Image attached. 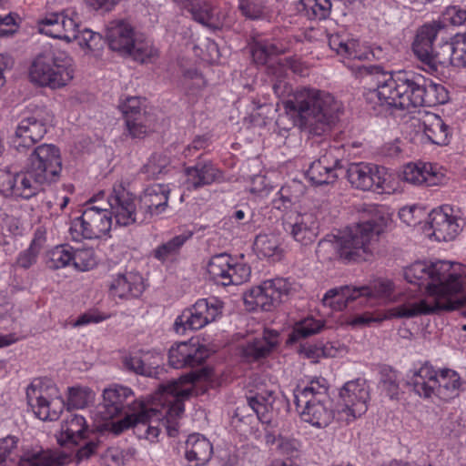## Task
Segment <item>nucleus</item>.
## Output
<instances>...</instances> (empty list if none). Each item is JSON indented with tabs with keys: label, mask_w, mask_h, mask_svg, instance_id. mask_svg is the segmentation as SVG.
I'll list each match as a JSON object with an SVG mask.
<instances>
[{
	"label": "nucleus",
	"mask_w": 466,
	"mask_h": 466,
	"mask_svg": "<svg viewBox=\"0 0 466 466\" xmlns=\"http://www.w3.org/2000/svg\"><path fill=\"white\" fill-rule=\"evenodd\" d=\"M53 119V114L46 106L35 104L26 106L18 115L13 137L15 149L22 152L43 139Z\"/></svg>",
	"instance_id": "1a4fd4ad"
},
{
	"label": "nucleus",
	"mask_w": 466,
	"mask_h": 466,
	"mask_svg": "<svg viewBox=\"0 0 466 466\" xmlns=\"http://www.w3.org/2000/svg\"><path fill=\"white\" fill-rule=\"evenodd\" d=\"M26 167L45 184L56 182L62 171L59 147L53 144H41L35 147L27 158Z\"/></svg>",
	"instance_id": "f3484780"
},
{
	"label": "nucleus",
	"mask_w": 466,
	"mask_h": 466,
	"mask_svg": "<svg viewBox=\"0 0 466 466\" xmlns=\"http://www.w3.org/2000/svg\"><path fill=\"white\" fill-rule=\"evenodd\" d=\"M429 225L432 229V236L438 241L453 240L461 229L458 217L453 214V208L449 205L432 209L429 214Z\"/></svg>",
	"instance_id": "b1692460"
},
{
	"label": "nucleus",
	"mask_w": 466,
	"mask_h": 466,
	"mask_svg": "<svg viewBox=\"0 0 466 466\" xmlns=\"http://www.w3.org/2000/svg\"><path fill=\"white\" fill-rule=\"evenodd\" d=\"M329 388L326 393L328 400H322V406L329 421L337 413H345L348 421L354 420L363 415L368 410L370 390L365 380L356 379L346 382L334 398L329 396Z\"/></svg>",
	"instance_id": "6e6552de"
},
{
	"label": "nucleus",
	"mask_w": 466,
	"mask_h": 466,
	"mask_svg": "<svg viewBox=\"0 0 466 466\" xmlns=\"http://www.w3.org/2000/svg\"><path fill=\"white\" fill-rule=\"evenodd\" d=\"M169 193L170 188L167 184H153L144 189L137 199L141 211L146 217V222L166 210Z\"/></svg>",
	"instance_id": "bb28decb"
},
{
	"label": "nucleus",
	"mask_w": 466,
	"mask_h": 466,
	"mask_svg": "<svg viewBox=\"0 0 466 466\" xmlns=\"http://www.w3.org/2000/svg\"><path fill=\"white\" fill-rule=\"evenodd\" d=\"M283 106L294 126L310 134L319 135L320 90L309 87L299 89L292 97L283 102Z\"/></svg>",
	"instance_id": "9d476101"
},
{
	"label": "nucleus",
	"mask_w": 466,
	"mask_h": 466,
	"mask_svg": "<svg viewBox=\"0 0 466 466\" xmlns=\"http://www.w3.org/2000/svg\"><path fill=\"white\" fill-rule=\"evenodd\" d=\"M289 71L297 75L303 74V67L299 59L292 56L278 58L274 59L268 66V72L276 77L273 90L278 96L283 93L281 88H285L287 86L285 78L288 76Z\"/></svg>",
	"instance_id": "c9c22d12"
},
{
	"label": "nucleus",
	"mask_w": 466,
	"mask_h": 466,
	"mask_svg": "<svg viewBox=\"0 0 466 466\" xmlns=\"http://www.w3.org/2000/svg\"><path fill=\"white\" fill-rule=\"evenodd\" d=\"M18 439L8 435L0 439V466H63L66 458L56 456L48 450L35 448L17 451Z\"/></svg>",
	"instance_id": "f8f14e48"
},
{
	"label": "nucleus",
	"mask_w": 466,
	"mask_h": 466,
	"mask_svg": "<svg viewBox=\"0 0 466 466\" xmlns=\"http://www.w3.org/2000/svg\"><path fill=\"white\" fill-rule=\"evenodd\" d=\"M213 446L208 439L200 433H193L186 441V458L192 466H202L211 458Z\"/></svg>",
	"instance_id": "f704fd0d"
},
{
	"label": "nucleus",
	"mask_w": 466,
	"mask_h": 466,
	"mask_svg": "<svg viewBox=\"0 0 466 466\" xmlns=\"http://www.w3.org/2000/svg\"><path fill=\"white\" fill-rule=\"evenodd\" d=\"M320 331V321L311 317L305 318L297 322L289 335L288 344H294L301 339H306Z\"/></svg>",
	"instance_id": "49530a36"
},
{
	"label": "nucleus",
	"mask_w": 466,
	"mask_h": 466,
	"mask_svg": "<svg viewBox=\"0 0 466 466\" xmlns=\"http://www.w3.org/2000/svg\"><path fill=\"white\" fill-rule=\"evenodd\" d=\"M123 367L129 372L151 378H157L162 370L158 364H147L139 356L125 357Z\"/></svg>",
	"instance_id": "a18cd8bd"
},
{
	"label": "nucleus",
	"mask_w": 466,
	"mask_h": 466,
	"mask_svg": "<svg viewBox=\"0 0 466 466\" xmlns=\"http://www.w3.org/2000/svg\"><path fill=\"white\" fill-rule=\"evenodd\" d=\"M208 274L216 284L224 287L240 285L249 279L251 269L228 253L212 256L207 265Z\"/></svg>",
	"instance_id": "dca6fc26"
},
{
	"label": "nucleus",
	"mask_w": 466,
	"mask_h": 466,
	"mask_svg": "<svg viewBox=\"0 0 466 466\" xmlns=\"http://www.w3.org/2000/svg\"><path fill=\"white\" fill-rule=\"evenodd\" d=\"M253 213L249 210L248 207L243 208L235 209L229 216V221L232 224H236L238 226H242L247 229H250L252 225Z\"/></svg>",
	"instance_id": "69168bd1"
},
{
	"label": "nucleus",
	"mask_w": 466,
	"mask_h": 466,
	"mask_svg": "<svg viewBox=\"0 0 466 466\" xmlns=\"http://www.w3.org/2000/svg\"><path fill=\"white\" fill-rule=\"evenodd\" d=\"M68 412L69 414L62 421L61 435L58 441L61 444L77 445L86 438L88 427L86 419L82 415Z\"/></svg>",
	"instance_id": "72a5a7b5"
},
{
	"label": "nucleus",
	"mask_w": 466,
	"mask_h": 466,
	"mask_svg": "<svg viewBox=\"0 0 466 466\" xmlns=\"http://www.w3.org/2000/svg\"><path fill=\"white\" fill-rule=\"evenodd\" d=\"M182 5L196 22L213 30L219 28L218 18L211 3L200 0H184Z\"/></svg>",
	"instance_id": "58836bf2"
},
{
	"label": "nucleus",
	"mask_w": 466,
	"mask_h": 466,
	"mask_svg": "<svg viewBox=\"0 0 466 466\" xmlns=\"http://www.w3.org/2000/svg\"><path fill=\"white\" fill-rule=\"evenodd\" d=\"M122 415L124 416L122 419L110 421L106 424L108 431L116 436L130 428H134V431H136V424L137 423V420H143L146 416L143 412H140V414L126 413Z\"/></svg>",
	"instance_id": "6e6d98bb"
},
{
	"label": "nucleus",
	"mask_w": 466,
	"mask_h": 466,
	"mask_svg": "<svg viewBox=\"0 0 466 466\" xmlns=\"http://www.w3.org/2000/svg\"><path fill=\"white\" fill-rule=\"evenodd\" d=\"M343 103L330 93H322V134L335 127L344 115Z\"/></svg>",
	"instance_id": "a19ab883"
},
{
	"label": "nucleus",
	"mask_w": 466,
	"mask_h": 466,
	"mask_svg": "<svg viewBox=\"0 0 466 466\" xmlns=\"http://www.w3.org/2000/svg\"><path fill=\"white\" fill-rule=\"evenodd\" d=\"M140 104V99L137 96L127 97L126 100L119 105V109L122 112L124 118L127 119V116H137V115H144L141 112Z\"/></svg>",
	"instance_id": "774afa93"
},
{
	"label": "nucleus",
	"mask_w": 466,
	"mask_h": 466,
	"mask_svg": "<svg viewBox=\"0 0 466 466\" xmlns=\"http://www.w3.org/2000/svg\"><path fill=\"white\" fill-rule=\"evenodd\" d=\"M76 40L81 46H86L89 49H96L98 48L100 43L102 42V36L98 33L85 28L80 30V38Z\"/></svg>",
	"instance_id": "338daca9"
},
{
	"label": "nucleus",
	"mask_w": 466,
	"mask_h": 466,
	"mask_svg": "<svg viewBox=\"0 0 466 466\" xmlns=\"http://www.w3.org/2000/svg\"><path fill=\"white\" fill-rule=\"evenodd\" d=\"M450 52L448 59L443 65H452L454 66H462L466 68V48L460 47L452 43H449Z\"/></svg>",
	"instance_id": "0e129e2a"
},
{
	"label": "nucleus",
	"mask_w": 466,
	"mask_h": 466,
	"mask_svg": "<svg viewBox=\"0 0 466 466\" xmlns=\"http://www.w3.org/2000/svg\"><path fill=\"white\" fill-rule=\"evenodd\" d=\"M207 357L205 347L192 341L176 343L168 350V363L174 369L199 366Z\"/></svg>",
	"instance_id": "a878e982"
},
{
	"label": "nucleus",
	"mask_w": 466,
	"mask_h": 466,
	"mask_svg": "<svg viewBox=\"0 0 466 466\" xmlns=\"http://www.w3.org/2000/svg\"><path fill=\"white\" fill-rule=\"evenodd\" d=\"M109 318V314L102 312L96 308H93L79 315L76 320L75 321L74 326L81 327L89 324H97L106 320Z\"/></svg>",
	"instance_id": "052dcab7"
},
{
	"label": "nucleus",
	"mask_w": 466,
	"mask_h": 466,
	"mask_svg": "<svg viewBox=\"0 0 466 466\" xmlns=\"http://www.w3.org/2000/svg\"><path fill=\"white\" fill-rule=\"evenodd\" d=\"M109 296L114 299L130 300L138 299L145 291L142 275L127 271L111 274L107 280Z\"/></svg>",
	"instance_id": "5701e85b"
},
{
	"label": "nucleus",
	"mask_w": 466,
	"mask_h": 466,
	"mask_svg": "<svg viewBox=\"0 0 466 466\" xmlns=\"http://www.w3.org/2000/svg\"><path fill=\"white\" fill-rule=\"evenodd\" d=\"M101 413L106 419H113L126 413H138L147 405L137 399L133 390L127 386L113 384L103 390Z\"/></svg>",
	"instance_id": "6ab92c4d"
},
{
	"label": "nucleus",
	"mask_w": 466,
	"mask_h": 466,
	"mask_svg": "<svg viewBox=\"0 0 466 466\" xmlns=\"http://www.w3.org/2000/svg\"><path fill=\"white\" fill-rule=\"evenodd\" d=\"M358 73L366 84H374L367 93V99L377 97L380 105L390 108L432 107L449 99L444 86L429 81L414 71L393 73L385 71L381 66L371 65L359 66Z\"/></svg>",
	"instance_id": "f03ea898"
},
{
	"label": "nucleus",
	"mask_w": 466,
	"mask_h": 466,
	"mask_svg": "<svg viewBox=\"0 0 466 466\" xmlns=\"http://www.w3.org/2000/svg\"><path fill=\"white\" fill-rule=\"evenodd\" d=\"M258 253L266 258H280L279 238L274 234H259L254 243Z\"/></svg>",
	"instance_id": "de8ad7c7"
},
{
	"label": "nucleus",
	"mask_w": 466,
	"mask_h": 466,
	"mask_svg": "<svg viewBox=\"0 0 466 466\" xmlns=\"http://www.w3.org/2000/svg\"><path fill=\"white\" fill-rule=\"evenodd\" d=\"M451 34L441 21H432L417 29L411 49L416 58L426 66V71L434 73L443 65L450 52Z\"/></svg>",
	"instance_id": "423d86ee"
},
{
	"label": "nucleus",
	"mask_w": 466,
	"mask_h": 466,
	"mask_svg": "<svg viewBox=\"0 0 466 466\" xmlns=\"http://www.w3.org/2000/svg\"><path fill=\"white\" fill-rule=\"evenodd\" d=\"M275 402V396L272 391H264L255 395L247 397V403L248 408L256 414L258 421L265 425V443L268 447H279V440L282 436H276L270 431L269 428L273 420V404Z\"/></svg>",
	"instance_id": "4be33fe9"
},
{
	"label": "nucleus",
	"mask_w": 466,
	"mask_h": 466,
	"mask_svg": "<svg viewBox=\"0 0 466 466\" xmlns=\"http://www.w3.org/2000/svg\"><path fill=\"white\" fill-rule=\"evenodd\" d=\"M300 447V442L298 440L282 437V439L279 440L277 451L287 457L286 461H293V459L299 456Z\"/></svg>",
	"instance_id": "680f3d73"
},
{
	"label": "nucleus",
	"mask_w": 466,
	"mask_h": 466,
	"mask_svg": "<svg viewBox=\"0 0 466 466\" xmlns=\"http://www.w3.org/2000/svg\"><path fill=\"white\" fill-rule=\"evenodd\" d=\"M80 19L74 9L61 11L59 38L71 43L80 38Z\"/></svg>",
	"instance_id": "79ce46f5"
},
{
	"label": "nucleus",
	"mask_w": 466,
	"mask_h": 466,
	"mask_svg": "<svg viewBox=\"0 0 466 466\" xmlns=\"http://www.w3.org/2000/svg\"><path fill=\"white\" fill-rule=\"evenodd\" d=\"M320 222L315 213H304L299 215L294 224H289L285 227L289 230L292 238L301 245L311 244L317 238L319 233Z\"/></svg>",
	"instance_id": "2f4dec72"
},
{
	"label": "nucleus",
	"mask_w": 466,
	"mask_h": 466,
	"mask_svg": "<svg viewBox=\"0 0 466 466\" xmlns=\"http://www.w3.org/2000/svg\"><path fill=\"white\" fill-rule=\"evenodd\" d=\"M46 264L53 270L73 266V247L68 244L56 246L46 253Z\"/></svg>",
	"instance_id": "c03bdc74"
},
{
	"label": "nucleus",
	"mask_w": 466,
	"mask_h": 466,
	"mask_svg": "<svg viewBox=\"0 0 466 466\" xmlns=\"http://www.w3.org/2000/svg\"><path fill=\"white\" fill-rule=\"evenodd\" d=\"M279 52V48L273 43L267 40H258L251 48V56L255 63L266 65L271 63L273 56Z\"/></svg>",
	"instance_id": "3c124183"
},
{
	"label": "nucleus",
	"mask_w": 466,
	"mask_h": 466,
	"mask_svg": "<svg viewBox=\"0 0 466 466\" xmlns=\"http://www.w3.org/2000/svg\"><path fill=\"white\" fill-rule=\"evenodd\" d=\"M436 375L437 370L431 365L425 363L418 370H410L407 383L420 397L431 398L436 386Z\"/></svg>",
	"instance_id": "473e14b6"
},
{
	"label": "nucleus",
	"mask_w": 466,
	"mask_h": 466,
	"mask_svg": "<svg viewBox=\"0 0 466 466\" xmlns=\"http://www.w3.org/2000/svg\"><path fill=\"white\" fill-rule=\"evenodd\" d=\"M442 18L443 23L449 22L455 26L466 25V10L458 5L448 6L442 14Z\"/></svg>",
	"instance_id": "e2e57ef3"
},
{
	"label": "nucleus",
	"mask_w": 466,
	"mask_h": 466,
	"mask_svg": "<svg viewBox=\"0 0 466 466\" xmlns=\"http://www.w3.org/2000/svg\"><path fill=\"white\" fill-rule=\"evenodd\" d=\"M167 159L159 154H153L143 166L141 171L148 177L156 178L160 174L166 172L167 167Z\"/></svg>",
	"instance_id": "13d9d810"
},
{
	"label": "nucleus",
	"mask_w": 466,
	"mask_h": 466,
	"mask_svg": "<svg viewBox=\"0 0 466 466\" xmlns=\"http://www.w3.org/2000/svg\"><path fill=\"white\" fill-rule=\"evenodd\" d=\"M192 393L191 387H181L180 382L172 381L167 384L163 392L164 405L162 410L149 407L147 404L142 409L146 416L137 420L135 433L139 439L150 442L157 440L160 433L159 424L166 426L168 435L175 436L177 431L176 420L184 413V400ZM140 414V411L138 412Z\"/></svg>",
	"instance_id": "20e7f679"
},
{
	"label": "nucleus",
	"mask_w": 466,
	"mask_h": 466,
	"mask_svg": "<svg viewBox=\"0 0 466 466\" xmlns=\"http://www.w3.org/2000/svg\"><path fill=\"white\" fill-rule=\"evenodd\" d=\"M39 252L40 247L35 239L32 240L29 247L18 254L15 261L17 267L23 269L30 268L36 263Z\"/></svg>",
	"instance_id": "bf43d9fd"
},
{
	"label": "nucleus",
	"mask_w": 466,
	"mask_h": 466,
	"mask_svg": "<svg viewBox=\"0 0 466 466\" xmlns=\"http://www.w3.org/2000/svg\"><path fill=\"white\" fill-rule=\"evenodd\" d=\"M384 169L368 163H351L347 168L349 182L357 189L372 190L377 193L386 191Z\"/></svg>",
	"instance_id": "412c9836"
},
{
	"label": "nucleus",
	"mask_w": 466,
	"mask_h": 466,
	"mask_svg": "<svg viewBox=\"0 0 466 466\" xmlns=\"http://www.w3.org/2000/svg\"><path fill=\"white\" fill-rule=\"evenodd\" d=\"M96 258L93 248H73V267L78 271H88L96 265Z\"/></svg>",
	"instance_id": "864d4df0"
},
{
	"label": "nucleus",
	"mask_w": 466,
	"mask_h": 466,
	"mask_svg": "<svg viewBox=\"0 0 466 466\" xmlns=\"http://www.w3.org/2000/svg\"><path fill=\"white\" fill-rule=\"evenodd\" d=\"M106 206L118 226L127 227L146 222L137 198L122 185L114 186L107 197Z\"/></svg>",
	"instance_id": "a211bd4d"
},
{
	"label": "nucleus",
	"mask_w": 466,
	"mask_h": 466,
	"mask_svg": "<svg viewBox=\"0 0 466 466\" xmlns=\"http://www.w3.org/2000/svg\"><path fill=\"white\" fill-rule=\"evenodd\" d=\"M320 384L316 378L312 380L309 385L299 390V393L295 394L296 404L299 406L302 402L305 404L300 413V418L316 428L320 427V399L318 397Z\"/></svg>",
	"instance_id": "cd10ccee"
},
{
	"label": "nucleus",
	"mask_w": 466,
	"mask_h": 466,
	"mask_svg": "<svg viewBox=\"0 0 466 466\" xmlns=\"http://www.w3.org/2000/svg\"><path fill=\"white\" fill-rule=\"evenodd\" d=\"M268 0H238V10L249 20H263L268 16Z\"/></svg>",
	"instance_id": "09e8293b"
},
{
	"label": "nucleus",
	"mask_w": 466,
	"mask_h": 466,
	"mask_svg": "<svg viewBox=\"0 0 466 466\" xmlns=\"http://www.w3.org/2000/svg\"><path fill=\"white\" fill-rule=\"evenodd\" d=\"M374 293L370 287L360 288L343 286L329 289L322 298V305H329L334 310H342L348 304L360 297L370 298Z\"/></svg>",
	"instance_id": "7c9ffc66"
},
{
	"label": "nucleus",
	"mask_w": 466,
	"mask_h": 466,
	"mask_svg": "<svg viewBox=\"0 0 466 466\" xmlns=\"http://www.w3.org/2000/svg\"><path fill=\"white\" fill-rule=\"evenodd\" d=\"M106 38L113 51L130 56L140 63H146L152 56V48L137 40L133 26L127 21H111L106 27Z\"/></svg>",
	"instance_id": "ddd939ff"
},
{
	"label": "nucleus",
	"mask_w": 466,
	"mask_h": 466,
	"mask_svg": "<svg viewBox=\"0 0 466 466\" xmlns=\"http://www.w3.org/2000/svg\"><path fill=\"white\" fill-rule=\"evenodd\" d=\"M300 194V185L295 182L291 185H285L278 191L276 198L272 200V206L276 209L287 212L299 201Z\"/></svg>",
	"instance_id": "37998d69"
},
{
	"label": "nucleus",
	"mask_w": 466,
	"mask_h": 466,
	"mask_svg": "<svg viewBox=\"0 0 466 466\" xmlns=\"http://www.w3.org/2000/svg\"><path fill=\"white\" fill-rule=\"evenodd\" d=\"M94 399L95 393L88 387H71L66 403L58 388L49 380L35 379L26 389L27 404L41 420H56L66 407L68 411L84 409Z\"/></svg>",
	"instance_id": "7ed1b4c3"
},
{
	"label": "nucleus",
	"mask_w": 466,
	"mask_h": 466,
	"mask_svg": "<svg viewBox=\"0 0 466 466\" xmlns=\"http://www.w3.org/2000/svg\"><path fill=\"white\" fill-rule=\"evenodd\" d=\"M146 121L147 117L145 115L127 116V119H125L126 134L134 139L144 138L148 132Z\"/></svg>",
	"instance_id": "5fc2aeb1"
},
{
	"label": "nucleus",
	"mask_w": 466,
	"mask_h": 466,
	"mask_svg": "<svg viewBox=\"0 0 466 466\" xmlns=\"http://www.w3.org/2000/svg\"><path fill=\"white\" fill-rule=\"evenodd\" d=\"M384 218L375 216L348 228L347 232L336 238L335 248L345 262L370 260L373 257L372 241L382 231Z\"/></svg>",
	"instance_id": "39448f33"
},
{
	"label": "nucleus",
	"mask_w": 466,
	"mask_h": 466,
	"mask_svg": "<svg viewBox=\"0 0 466 466\" xmlns=\"http://www.w3.org/2000/svg\"><path fill=\"white\" fill-rule=\"evenodd\" d=\"M104 192H100L86 203L80 217L74 218L69 227V233L74 241L82 238H99L107 234L113 225V218L107 207L96 206Z\"/></svg>",
	"instance_id": "9b49d317"
},
{
	"label": "nucleus",
	"mask_w": 466,
	"mask_h": 466,
	"mask_svg": "<svg viewBox=\"0 0 466 466\" xmlns=\"http://www.w3.org/2000/svg\"><path fill=\"white\" fill-rule=\"evenodd\" d=\"M450 261H416L404 268L405 279L418 286H425L429 296L419 301L402 304L394 309L397 318H413L442 310L462 309L466 316V297L460 295L462 288V274Z\"/></svg>",
	"instance_id": "f257e3e1"
},
{
	"label": "nucleus",
	"mask_w": 466,
	"mask_h": 466,
	"mask_svg": "<svg viewBox=\"0 0 466 466\" xmlns=\"http://www.w3.org/2000/svg\"><path fill=\"white\" fill-rule=\"evenodd\" d=\"M193 237V231L184 230L169 240L163 242L151 251V256L162 265L174 261L187 240Z\"/></svg>",
	"instance_id": "e433bc0d"
},
{
	"label": "nucleus",
	"mask_w": 466,
	"mask_h": 466,
	"mask_svg": "<svg viewBox=\"0 0 466 466\" xmlns=\"http://www.w3.org/2000/svg\"><path fill=\"white\" fill-rule=\"evenodd\" d=\"M74 62L65 51L49 47L34 59L29 76L31 81L52 89L66 86L74 77Z\"/></svg>",
	"instance_id": "0eeeda50"
},
{
	"label": "nucleus",
	"mask_w": 466,
	"mask_h": 466,
	"mask_svg": "<svg viewBox=\"0 0 466 466\" xmlns=\"http://www.w3.org/2000/svg\"><path fill=\"white\" fill-rule=\"evenodd\" d=\"M279 333L274 329H264L262 336L246 341L241 348L242 356L248 361H256L268 357L279 344Z\"/></svg>",
	"instance_id": "c756f323"
},
{
	"label": "nucleus",
	"mask_w": 466,
	"mask_h": 466,
	"mask_svg": "<svg viewBox=\"0 0 466 466\" xmlns=\"http://www.w3.org/2000/svg\"><path fill=\"white\" fill-rule=\"evenodd\" d=\"M461 387V379L460 375L452 370L444 369L437 371L433 396L448 401L459 396Z\"/></svg>",
	"instance_id": "4c0bfd02"
},
{
	"label": "nucleus",
	"mask_w": 466,
	"mask_h": 466,
	"mask_svg": "<svg viewBox=\"0 0 466 466\" xmlns=\"http://www.w3.org/2000/svg\"><path fill=\"white\" fill-rule=\"evenodd\" d=\"M186 179L183 187L196 191L223 179L222 171L210 160H198L195 165L185 168Z\"/></svg>",
	"instance_id": "393cba45"
},
{
	"label": "nucleus",
	"mask_w": 466,
	"mask_h": 466,
	"mask_svg": "<svg viewBox=\"0 0 466 466\" xmlns=\"http://www.w3.org/2000/svg\"><path fill=\"white\" fill-rule=\"evenodd\" d=\"M404 181L415 186L433 187L444 183L445 176L431 163H409L402 172Z\"/></svg>",
	"instance_id": "c85d7f7f"
},
{
	"label": "nucleus",
	"mask_w": 466,
	"mask_h": 466,
	"mask_svg": "<svg viewBox=\"0 0 466 466\" xmlns=\"http://www.w3.org/2000/svg\"><path fill=\"white\" fill-rule=\"evenodd\" d=\"M181 85L187 94L197 95L206 86V80L197 69H188L183 74Z\"/></svg>",
	"instance_id": "4d7b16f0"
},
{
	"label": "nucleus",
	"mask_w": 466,
	"mask_h": 466,
	"mask_svg": "<svg viewBox=\"0 0 466 466\" xmlns=\"http://www.w3.org/2000/svg\"><path fill=\"white\" fill-rule=\"evenodd\" d=\"M420 125L425 137L431 143L439 146L448 143L449 127L440 116L428 113L423 116Z\"/></svg>",
	"instance_id": "ea45409f"
},
{
	"label": "nucleus",
	"mask_w": 466,
	"mask_h": 466,
	"mask_svg": "<svg viewBox=\"0 0 466 466\" xmlns=\"http://www.w3.org/2000/svg\"><path fill=\"white\" fill-rule=\"evenodd\" d=\"M222 311L223 302L217 297L199 299L176 318L173 329L179 335L198 330L220 318Z\"/></svg>",
	"instance_id": "4468645a"
},
{
	"label": "nucleus",
	"mask_w": 466,
	"mask_h": 466,
	"mask_svg": "<svg viewBox=\"0 0 466 466\" xmlns=\"http://www.w3.org/2000/svg\"><path fill=\"white\" fill-rule=\"evenodd\" d=\"M290 290L291 283L287 279H267L259 286L245 292L244 302L250 310L270 311L289 295Z\"/></svg>",
	"instance_id": "2eb2a0df"
},
{
	"label": "nucleus",
	"mask_w": 466,
	"mask_h": 466,
	"mask_svg": "<svg viewBox=\"0 0 466 466\" xmlns=\"http://www.w3.org/2000/svg\"><path fill=\"white\" fill-rule=\"evenodd\" d=\"M379 386L391 400L398 399L400 383L398 373L390 366H383L380 370Z\"/></svg>",
	"instance_id": "8fccbe9b"
},
{
	"label": "nucleus",
	"mask_w": 466,
	"mask_h": 466,
	"mask_svg": "<svg viewBox=\"0 0 466 466\" xmlns=\"http://www.w3.org/2000/svg\"><path fill=\"white\" fill-rule=\"evenodd\" d=\"M60 12L46 13L43 17L39 18L36 22V27L40 34L46 35L52 38H59L60 30Z\"/></svg>",
	"instance_id": "603ef678"
},
{
	"label": "nucleus",
	"mask_w": 466,
	"mask_h": 466,
	"mask_svg": "<svg viewBox=\"0 0 466 466\" xmlns=\"http://www.w3.org/2000/svg\"><path fill=\"white\" fill-rule=\"evenodd\" d=\"M44 185L46 184L34 176L26 166L19 173L0 175V191L5 196L30 199L38 194Z\"/></svg>",
	"instance_id": "aec40b11"
}]
</instances>
